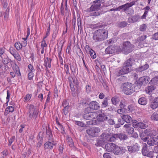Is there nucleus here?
Segmentation results:
<instances>
[{
	"label": "nucleus",
	"mask_w": 158,
	"mask_h": 158,
	"mask_svg": "<svg viewBox=\"0 0 158 158\" xmlns=\"http://www.w3.org/2000/svg\"><path fill=\"white\" fill-rule=\"evenodd\" d=\"M44 132H40L39 133L38 135V140L39 141H43L44 137Z\"/></svg>",
	"instance_id": "nucleus-41"
},
{
	"label": "nucleus",
	"mask_w": 158,
	"mask_h": 158,
	"mask_svg": "<svg viewBox=\"0 0 158 158\" xmlns=\"http://www.w3.org/2000/svg\"><path fill=\"white\" fill-rule=\"evenodd\" d=\"M147 38L146 35H143L139 37L137 39V41L138 42L143 41L144 40Z\"/></svg>",
	"instance_id": "nucleus-50"
},
{
	"label": "nucleus",
	"mask_w": 158,
	"mask_h": 158,
	"mask_svg": "<svg viewBox=\"0 0 158 158\" xmlns=\"http://www.w3.org/2000/svg\"><path fill=\"white\" fill-rule=\"evenodd\" d=\"M152 142L153 143V144L155 145H157L158 144V140L156 137H153L152 139Z\"/></svg>",
	"instance_id": "nucleus-63"
},
{
	"label": "nucleus",
	"mask_w": 158,
	"mask_h": 158,
	"mask_svg": "<svg viewBox=\"0 0 158 158\" xmlns=\"http://www.w3.org/2000/svg\"><path fill=\"white\" fill-rule=\"evenodd\" d=\"M119 106L121 108L127 109L126 106L124 102L121 101L120 103Z\"/></svg>",
	"instance_id": "nucleus-62"
},
{
	"label": "nucleus",
	"mask_w": 158,
	"mask_h": 158,
	"mask_svg": "<svg viewBox=\"0 0 158 158\" xmlns=\"http://www.w3.org/2000/svg\"><path fill=\"white\" fill-rule=\"evenodd\" d=\"M108 35L107 31L105 29H100L95 31L93 39L95 42H101L106 39Z\"/></svg>",
	"instance_id": "nucleus-2"
},
{
	"label": "nucleus",
	"mask_w": 158,
	"mask_h": 158,
	"mask_svg": "<svg viewBox=\"0 0 158 158\" xmlns=\"http://www.w3.org/2000/svg\"><path fill=\"white\" fill-rule=\"evenodd\" d=\"M17 50H20L22 48L23 46L20 42H16L14 45Z\"/></svg>",
	"instance_id": "nucleus-36"
},
{
	"label": "nucleus",
	"mask_w": 158,
	"mask_h": 158,
	"mask_svg": "<svg viewBox=\"0 0 158 158\" xmlns=\"http://www.w3.org/2000/svg\"><path fill=\"white\" fill-rule=\"evenodd\" d=\"M15 137L14 136H12L11 138L9 140V142L8 144L9 146H10L11 145L12 143L15 141Z\"/></svg>",
	"instance_id": "nucleus-57"
},
{
	"label": "nucleus",
	"mask_w": 158,
	"mask_h": 158,
	"mask_svg": "<svg viewBox=\"0 0 158 158\" xmlns=\"http://www.w3.org/2000/svg\"><path fill=\"white\" fill-rule=\"evenodd\" d=\"M138 125L139 127L142 129H145L148 127L146 124L142 122H139Z\"/></svg>",
	"instance_id": "nucleus-37"
},
{
	"label": "nucleus",
	"mask_w": 158,
	"mask_h": 158,
	"mask_svg": "<svg viewBox=\"0 0 158 158\" xmlns=\"http://www.w3.org/2000/svg\"><path fill=\"white\" fill-rule=\"evenodd\" d=\"M126 131L129 134H132L133 133L134 131V129L133 127H130L127 129Z\"/></svg>",
	"instance_id": "nucleus-52"
},
{
	"label": "nucleus",
	"mask_w": 158,
	"mask_h": 158,
	"mask_svg": "<svg viewBox=\"0 0 158 158\" xmlns=\"http://www.w3.org/2000/svg\"><path fill=\"white\" fill-rule=\"evenodd\" d=\"M132 126L135 128H137L139 127V123L137 121L135 120H132Z\"/></svg>",
	"instance_id": "nucleus-42"
},
{
	"label": "nucleus",
	"mask_w": 158,
	"mask_h": 158,
	"mask_svg": "<svg viewBox=\"0 0 158 158\" xmlns=\"http://www.w3.org/2000/svg\"><path fill=\"white\" fill-rule=\"evenodd\" d=\"M115 144L112 143H108L105 145V148L107 151L109 152H113Z\"/></svg>",
	"instance_id": "nucleus-19"
},
{
	"label": "nucleus",
	"mask_w": 158,
	"mask_h": 158,
	"mask_svg": "<svg viewBox=\"0 0 158 158\" xmlns=\"http://www.w3.org/2000/svg\"><path fill=\"white\" fill-rule=\"evenodd\" d=\"M31 97V94H27L24 98V102H26L29 101Z\"/></svg>",
	"instance_id": "nucleus-49"
},
{
	"label": "nucleus",
	"mask_w": 158,
	"mask_h": 158,
	"mask_svg": "<svg viewBox=\"0 0 158 158\" xmlns=\"http://www.w3.org/2000/svg\"><path fill=\"white\" fill-rule=\"evenodd\" d=\"M89 54L91 57L93 59H95L96 57V55L93 49L90 48Z\"/></svg>",
	"instance_id": "nucleus-35"
},
{
	"label": "nucleus",
	"mask_w": 158,
	"mask_h": 158,
	"mask_svg": "<svg viewBox=\"0 0 158 158\" xmlns=\"http://www.w3.org/2000/svg\"><path fill=\"white\" fill-rule=\"evenodd\" d=\"M91 12L90 14L91 16H98L100 15V14H102L100 13V12L98 11H90Z\"/></svg>",
	"instance_id": "nucleus-40"
},
{
	"label": "nucleus",
	"mask_w": 158,
	"mask_h": 158,
	"mask_svg": "<svg viewBox=\"0 0 158 158\" xmlns=\"http://www.w3.org/2000/svg\"><path fill=\"white\" fill-rule=\"evenodd\" d=\"M157 81H158V76L154 77L151 81V82L154 83H156Z\"/></svg>",
	"instance_id": "nucleus-60"
},
{
	"label": "nucleus",
	"mask_w": 158,
	"mask_h": 158,
	"mask_svg": "<svg viewBox=\"0 0 158 158\" xmlns=\"http://www.w3.org/2000/svg\"><path fill=\"white\" fill-rule=\"evenodd\" d=\"M46 133L48 140L52 141V140H55L53 137L52 131L48 126V128H46Z\"/></svg>",
	"instance_id": "nucleus-17"
},
{
	"label": "nucleus",
	"mask_w": 158,
	"mask_h": 158,
	"mask_svg": "<svg viewBox=\"0 0 158 158\" xmlns=\"http://www.w3.org/2000/svg\"><path fill=\"white\" fill-rule=\"evenodd\" d=\"M156 87L154 85H151L148 86L146 89L145 91L146 93L149 94H151L152 91L156 89Z\"/></svg>",
	"instance_id": "nucleus-23"
},
{
	"label": "nucleus",
	"mask_w": 158,
	"mask_h": 158,
	"mask_svg": "<svg viewBox=\"0 0 158 158\" xmlns=\"http://www.w3.org/2000/svg\"><path fill=\"white\" fill-rule=\"evenodd\" d=\"M86 132L89 135L92 136H93L95 135L94 128H90L89 129L86 130Z\"/></svg>",
	"instance_id": "nucleus-29"
},
{
	"label": "nucleus",
	"mask_w": 158,
	"mask_h": 158,
	"mask_svg": "<svg viewBox=\"0 0 158 158\" xmlns=\"http://www.w3.org/2000/svg\"><path fill=\"white\" fill-rule=\"evenodd\" d=\"M64 69L66 71V73L67 74H70L69 71V67L68 64H65L64 65Z\"/></svg>",
	"instance_id": "nucleus-61"
},
{
	"label": "nucleus",
	"mask_w": 158,
	"mask_h": 158,
	"mask_svg": "<svg viewBox=\"0 0 158 158\" xmlns=\"http://www.w3.org/2000/svg\"><path fill=\"white\" fill-rule=\"evenodd\" d=\"M73 79V77H69L68 78V81H69V84L70 87V89L71 91L73 92L75 91V88L74 87V85L72 84V81Z\"/></svg>",
	"instance_id": "nucleus-26"
},
{
	"label": "nucleus",
	"mask_w": 158,
	"mask_h": 158,
	"mask_svg": "<svg viewBox=\"0 0 158 158\" xmlns=\"http://www.w3.org/2000/svg\"><path fill=\"white\" fill-rule=\"evenodd\" d=\"M149 78L148 76H145L140 77L137 81L138 87L140 88L142 85L145 86L149 82Z\"/></svg>",
	"instance_id": "nucleus-9"
},
{
	"label": "nucleus",
	"mask_w": 158,
	"mask_h": 158,
	"mask_svg": "<svg viewBox=\"0 0 158 158\" xmlns=\"http://www.w3.org/2000/svg\"><path fill=\"white\" fill-rule=\"evenodd\" d=\"M73 82V84L74 85V86L77 87V85H78L77 80L76 77H73V79L72 81Z\"/></svg>",
	"instance_id": "nucleus-58"
},
{
	"label": "nucleus",
	"mask_w": 158,
	"mask_h": 158,
	"mask_svg": "<svg viewBox=\"0 0 158 158\" xmlns=\"http://www.w3.org/2000/svg\"><path fill=\"white\" fill-rule=\"evenodd\" d=\"M134 61L135 60L132 58H130L126 60L123 63L121 69L120 70L117 74V76H119L127 74L131 72L132 70V66Z\"/></svg>",
	"instance_id": "nucleus-1"
},
{
	"label": "nucleus",
	"mask_w": 158,
	"mask_h": 158,
	"mask_svg": "<svg viewBox=\"0 0 158 158\" xmlns=\"http://www.w3.org/2000/svg\"><path fill=\"white\" fill-rule=\"evenodd\" d=\"M103 0H95L93 2L94 4H93L90 7V11H98L100 10L101 7V3Z\"/></svg>",
	"instance_id": "nucleus-8"
},
{
	"label": "nucleus",
	"mask_w": 158,
	"mask_h": 158,
	"mask_svg": "<svg viewBox=\"0 0 158 158\" xmlns=\"http://www.w3.org/2000/svg\"><path fill=\"white\" fill-rule=\"evenodd\" d=\"M111 101L112 104L116 106L118 102V98L116 96L113 97L111 99Z\"/></svg>",
	"instance_id": "nucleus-31"
},
{
	"label": "nucleus",
	"mask_w": 158,
	"mask_h": 158,
	"mask_svg": "<svg viewBox=\"0 0 158 158\" xmlns=\"http://www.w3.org/2000/svg\"><path fill=\"white\" fill-rule=\"evenodd\" d=\"M141 153L144 156H147L150 158H153L155 152L149 151L148 148V146L146 143L143 144Z\"/></svg>",
	"instance_id": "nucleus-4"
},
{
	"label": "nucleus",
	"mask_w": 158,
	"mask_h": 158,
	"mask_svg": "<svg viewBox=\"0 0 158 158\" xmlns=\"http://www.w3.org/2000/svg\"><path fill=\"white\" fill-rule=\"evenodd\" d=\"M103 156L104 158H111V155L109 153H104Z\"/></svg>",
	"instance_id": "nucleus-64"
},
{
	"label": "nucleus",
	"mask_w": 158,
	"mask_h": 158,
	"mask_svg": "<svg viewBox=\"0 0 158 158\" xmlns=\"http://www.w3.org/2000/svg\"><path fill=\"white\" fill-rule=\"evenodd\" d=\"M75 123L76 124L82 127H84L85 126V124H84L83 122L80 121H75Z\"/></svg>",
	"instance_id": "nucleus-48"
},
{
	"label": "nucleus",
	"mask_w": 158,
	"mask_h": 158,
	"mask_svg": "<svg viewBox=\"0 0 158 158\" xmlns=\"http://www.w3.org/2000/svg\"><path fill=\"white\" fill-rule=\"evenodd\" d=\"M29 114L28 120H30L33 117L35 119L37 117L38 112L33 105H30L29 106Z\"/></svg>",
	"instance_id": "nucleus-6"
},
{
	"label": "nucleus",
	"mask_w": 158,
	"mask_h": 158,
	"mask_svg": "<svg viewBox=\"0 0 158 158\" xmlns=\"http://www.w3.org/2000/svg\"><path fill=\"white\" fill-rule=\"evenodd\" d=\"M106 115L104 113L99 114L97 117L98 120L100 122H104L106 121Z\"/></svg>",
	"instance_id": "nucleus-24"
},
{
	"label": "nucleus",
	"mask_w": 158,
	"mask_h": 158,
	"mask_svg": "<svg viewBox=\"0 0 158 158\" xmlns=\"http://www.w3.org/2000/svg\"><path fill=\"white\" fill-rule=\"evenodd\" d=\"M109 137L110 135L109 134L104 133L100 136V139L104 142H107L109 141Z\"/></svg>",
	"instance_id": "nucleus-20"
},
{
	"label": "nucleus",
	"mask_w": 158,
	"mask_h": 158,
	"mask_svg": "<svg viewBox=\"0 0 158 158\" xmlns=\"http://www.w3.org/2000/svg\"><path fill=\"white\" fill-rule=\"evenodd\" d=\"M117 52V46L115 45L109 46L105 50V52L106 54H114Z\"/></svg>",
	"instance_id": "nucleus-10"
},
{
	"label": "nucleus",
	"mask_w": 158,
	"mask_h": 158,
	"mask_svg": "<svg viewBox=\"0 0 158 158\" xmlns=\"http://www.w3.org/2000/svg\"><path fill=\"white\" fill-rule=\"evenodd\" d=\"M125 152V149L123 147H119L115 145L113 152L115 155H118L123 154Z\"/></svg>",
	"instance_id": "nucleus-11"
},
{
	"label": "nucleus",
	"mask_w": 158,
	"mask_h": 158,
	"mask_svg": "<svg viewBox=\"0 0 158 158\" xmlns=\"http://www.w3.org/2000/svg\"><path fill=\"white\" fill-rule=\"evenodd\" d=\"M127 24V23L125 21H122L119 23L118 24L119 27L123 28L126 27Z\"/></svg>",
	"instance_id": "nucleus-45"
},
{
	"label": "nucleus",
	"mask_w": 158,
	"mask_h": 158,
	"mask_svg": "<svg viewBox=\"0 0 158 158\" xmlns=\"http://www.w3.org/2000/svg\"><path fill=\"white\" fill-rule=\"evenodd\" d=\"M137 1H132L130 3H127L125 4L119 6L117 8L115 9L114 10H120L122 9V11L124 12H126V11L129 10V8L135 5V2Z\"/></svg>",
	"instance_id": "nucleus-5"
},
{
	"label": "nucleus",
	"mask_w": 158,
	"mask_h": 158,
	"mask_svg": "<svg viewBox=\"0 0 158 158\" xmlns=\"http://www.w3.org/2000/svg\"><path fill=\"white\" fill-rule=\"evenodd\" d=\"M151 119L152 120L158 121V114L156 112H154L151 115Z\"/></svg>",
	"instance_id": "nucleus-30"
},
{
	"label": "nucleus",
	"mask_w": 158,
	"mask_h": 158,
	"mask_svg": "<svg viewBox=\"0 0 158 158\" xmlns=\"http://www.w3.org/2000/svg\"><path fill=\"white\" fill-rule=\"evenodd\" d=\"M89 106L92 109L94 110H98L100 107L99 104L96 101H92L90 102Z\"/></svg>",
	"instance_id": "nucleus-16"
},
{
	"label": "nucleus",
	"mask_w": 158,
	"mask_h": 158,
	"mask_svg": "<svg viewBox=\"0 0 158 158\" xmlns=\"http://www.w3.org/2000/svg\"><path fill=\"white\" fill-rule=\"evenodd\" d=\"M95 114V113H90V114L84 113L83 115V118L86 120H91L95 118L94 115Z\"/></svg>",
	"instance_id": "nucleus-18"
},
{
	"label": "nucleus",
	"mask_w": 158,
	"mask_h": 158,
	"mask_svg": "<svg viewBox=\"0 0 158 158\" xmlns=\"http://www.w3.org/2000/svg\"><path fill=\"white\" fill-rule=\"evenodd\" d=\"M117 139H120V140H125L128 138L127 135L123 133L118 134H116Z\"/></svg>",
	"instance_id": "nucleus-21"
},
{
	"label": "nucleus",
	"mask_w": 158,
	"mask_h": 158,
	"mask_svg": "<svg viewBox=\"0 0 158 158\" xmlns=\"http://www.w3.org/2000/svg\"><path fill=\"white\" fill-rule=\"evenodd\" d=\"M140 147L137 143H135L132 146H128L127 147L128 151L131 153H134L139 150Z\"/></svg>",
	"instance_id": "nucleus-12"
},
{
	"label": "nucleus",
	"mask_w": 158,
	"mask_h": 158,
	"mask_svg": "<svg viewBox=\"0 0 158 158\" xmlns=\"http://www.w3.org/2000/svg\"><path fill=\"white\" fill-rule=\"evenodd\" d=\"M47 61L46 60H44L45 62V67L47 66V64H51L52 59L49 58H46Z\"/></svg>",
	"instance_id": "nucleus-53"
},
{
	"label": "nucleus",
	"mask_w": 158,
	"mask_h": 158,
	"mask_svg": "<svg viewBox=\"0 0 158 158\" xmlns=\"http://www.w3.org/2000/svg\"><path fill=\"white\" fill-rule=\"evenodd\" d=\"M146 133L145 132V130L143 132L140 133L139 134V137L140 139L144 142H146L148 140V137L146 136Z\"/></svg>",
	"instance_id": "nucleus-28"
},
{
	"label": "nucleus",
	"mask_w": 158,
	"mask_h": 158,
	"mask_svg": "<svg viewBox=\"0 0 158 158\" xmlns=\"http://www.w3.org/2000/svg\"><path fill=\"white\" fill-rule=\"evenodd\" d=\"M10 9L9 8H7L5 12H0V17L4 15V19L5 20L7 19L9 17V12Z\"/></svg>",
	"instance_id": "nucleus-22"
},
{
	"label": "nucleus",
	"mask_w": 158,
	"mask_h": 158,
	"mask_svg": "<svg viewBox=\"0 0 158 158\" xmlns=\"http://www.w3.org/2000/svg\"><path fill=\"white\" fill-rule=\"evenodd\" d=\"M139 103L141 105H145L147 103V99L144 97L140 98L138 101Z\"/></svg>",
	"instance_id": "nucleus-27"
},
{
	"label": "nucleus",
	"mask_w": 158,
	"mask_h": 158,
	"mask_svg": "<svg viewBox=\"0 0 158 158\" xmlns=\"http://www.w3.org/2000/svg\"><path fill=\"white\" fill-rule=\"evenodd\" d=\"M135 86L132 84L128 82L123 84L121 88L124 93L127 95H131L135 91Z\"/></svg>",
	"instance_id": "nucleus-3"
},
{
	"label": "nucleus",
	"mask_w": 158,
	"mask_h": 158,
	"mask_svg": "<svg viewBox=\"0 0 158 158\" xmlns=\"http://www.w3.org/2000/svg\"><path fill=\"white\" fill-rule=\"evenodd\" d=\"M15 58L17 60L20 61L21 60V58L19 54L17 52L15 55H13Z\"/></svg>",
	"instance_id": "nucleus-51"
},
{
	"label": "nucleus",
	"mask_w": 158,
	"mask_h": 158,
	"mask_svg": "<svg viewBox=\"0 0 158 158\" xmlns=\"http://www.w3.org/2000/svg\"><path fill=\"white\" fill-rule=\"evenodd\" d=\"M62 105L64 106V108L63 110L64 114L65 115L67 114L69 106L68 105L66 106L65 104V102L62 104Z\"/></svg>",
	"instance_id": "nucleus-34"
},
{
	"label": "nucleus",
	"mask_w": 158,
	"mask_h": 158,
	"mask_svg": "<svg viewBox=\"0 0 158 158\" xmlns=\"http://www.w3.org/2000/svg\"><path fill=\"white\" fill-rule=\"evenodd\" d=\"M147 28V25L143 23L140 25L139 30L141 31H146Z\"/></svg>",
	"instance_id": "nucleus-33"
},
{
	"label": "nucleus",
	"mask_w": 158,
	"mask_h": 158,
	"mask_svg": "<svg viewBox=\"0 0 158 158\" xmlns=\"http://www.w3.org/2000/svg\"><path fill=\"white\" fill-rule=\"evenodd\" d=\"M131 22L134 23L137 22L139 19V17L137 15L132 16L131 19Z\"/></svg>",
	"instance_id": "nucleus-44"
},
{
	"label": "nucleus",
	"mask_w": 158,
	"mask_h": 158,
	"mask_svg": "<svg viewBox=\"0 0 158 158\" xmlns=\"http://www.w3.org/2000/svg\"><path fill=\"white\" fill-rule=\"evenodd\" d=\"M34 76V73L32 72H30L28 73V78L29 80H32Z\"/></svg>",
	"instance_id": "nucleus-56"
},
{
	"label": "nucleus",
	"mask_w": 158,
	"mask_h": 158,
	"mask_svg": "<svg viewBox=\"0 0 158 158\" xmlns=\"http://www.w3.org/2000/svg\"><path fill=\"white\" fill-rule=\"evenodd\" d=\"M9 52L13 56L15 53L17 52L15 49L13 47H10L9 49Z\"/></svg>",
	"instance_id": "nucleus-46"
},
{
	"label": "nucleus",
	"mask_w": 158,
	"mask_h": 158,
	"mask_svg": "<svg viewBox=\"0 0 158 158\" xmlns=\"http://www.w3.org/2000/svg\"><path fill=\"white\" fill-rule=\"evenodd\" d=\"M56 144V143L55 140H52V141L48 140L44 143V147L45 149H52L54 146H55Z\"/></svg>",
	"instance_id": "nucleus-14"
},
{
	"label": "nucleus",
	"mask_w": 158,
	"mask_h": 158,
	"mask_svg": "<svg viewBox=\"0 0 158 158\" xmlns=\"http://www.w3.org/2000/svg\"><path fill=\"white\" fill-rule=\"evenodd\" d=\"M116 139H117L116 134H113L111 137L110 135V137L109 139V141L110 142H114Z\"/></svg>",
	"instance_id": "nucleus-39"
},
{
	"label": "nucleus",
	"mask_w": 158,
	"mask_h": 158,
	"mask_svg": "<svg viewBox=\"0 0 158 158\" xmlns=\"http://www.w3.org/2000/svg\"><path fill=\"white\" fill-rule=\"evenodd\" d=\"M141 67V69L142 70V71H143L145 70H146L148 69V68L149 67V66L148 64H146L144 65L143 66H140Z\"/></svg>",
	"instance_id": "nucleus-59"
},
{
	"label": "nucleus",
	"mask_w": 158,
	"mask_h": 158,
	"mask_svg": "<svg viewBox=\"0 0 158 158\" xmlns=\"http://www.w3.org/2000/svg\"><path fill=\"white\" fill-rule=\"evenodd\" d=\"M122 118L123 119L126 123H129L132 121L131 117L127 115H123L122 116Z\"/></svg>",
	"instance_id": "nucleus-25"
},
{
	"label": "nucleus",
	"mask_w": 158,
	"mask_h": 158,
	"mask_svg": "<svg viewBox=\"0 0 158 158\" xmlns=\"http://www.w3.org/2000/svg\"><path fill=\"white\" fill-rule=\"evenodd\" d=\"M123 45V49L127 53H129L131 52L134 48V45L131 44L128 41L124 42Z\"/></svg>",
	"instance_id": "nucleus-7"
},
{
	"label": "nucleus",
	"mask_w": 158,
	"mask_h": 158,
	"mask_svg": "<svg viewBox=\"0 0 158 158\" xmlns=\"http://www.w3.org/2000/svg\"><path fill=\"white\" fill-rule=\"evenodd\" d=\"M91 109H92L90 108V106H89V107H87L85 108L84 110V113L89 114H90V113H93L91 112Z\"/></svg>",
	"instance_id": "nucleus-43"
},
{
	"label": "nucleus",
	"mask_w": 158,
	"mask_h": 158,
	"mask_svg": "<svg viewBox=\"0 0 158 158\" xmlns=\"http://www.w3.org/2000/svg\"><path fill=\"white\" fill-rule=\"evenodd\" d=\"M109 99V98L107 97L105 98L103 101L102 102V108H105L108 105V100Z\"/></svg>",
	"instance_id": "nucleus-32"
},
{
	"label": "nucleus",
	"mask_w": 158,
	"mask_h": 158,
	"mask_svg": "<svg viewBox=\"0 0 158 158\" xmlns=\"http://www.w3.org/2000/svg\"><path fill=\"white\" fill-rule=\"evenodd\" d=\"M108 123L110 125H113L115 123V122L114 121V117L113 116H112V117L110 118V119L109 120V121H108Z\"/></svg>",
	"instance_id": "nucleus-54"
},
{
	"label": "nucleus",
	"mask_w": 158,
	"mask_h": 158,
	"mask_svg": "<svg viewBox=\"0 0 158 158\" xmlns=\"http://www.w3.org/2000/svg\"><path fill=\"white\" fill-rule=\"evenodd\" d=\"M149 106L152 109L156 108L158 107V97H156L152 99L150 102Z\"/></svg>",
	"instance_id": "nucleus-15"
},
{
	"label": "nucleus",
	"mask_w": 158,
	"mask_h": 158,
	"mask_svg": "<svg viewBox=\"0 0 158 158\" xmlns=\"http://www.w3.org/2000/svg\"><path fill=\"white\" fill-rule=\"evenodd\" d=\"M127 110V109L120 108L117 110L118 113L120 114H123V113L125 112Z\"/></svg>",
	"instance_id": "nucleus-47"
},
{
	"label": "nucleus",
	"mask_w": 158,
	"mask_h": 158,
	"mask_svg": "<svg viewBox=\"0 0 158 158\" xmlns=\"http://www.w3.org/2000/svg\"><path fill=\"white\" fill-rule=\"evenodd\" d=\"M145 132L146 133V135L150 136L152 137L153 136H156L158 134L157 130L152 129H147L145 130Z\"/></svg>",
	"instance_id": "nucleus-13"
},
{
	"label": "nucleus",
	"mask_w": 158,
	"mask_h": 158,
	"mask_svg": "<svg viewBox=\"0 0 158 158\" xmlns=\"http://www.w3.org/2000/svg\"><path fill=\"white\" fill-rule=\"evenodd\" d=\"M67 141L68 144L71 147H73L74 144L73 140L71 138H67Z\"/></svg>",
	"instance_id": "nucleus-38"
},
{
	"label": "nucleus",
	"mask_w": 158,
	"mask_h": 158,
	"mask_svg": "<svg viewBox=\"0 0 158 158\" xmlns=\"http://www.w3.org/2000/svg\"><path fill=\"white\" fill-rule=\"evenodd\" d=\"M2 61L4 64H6L9 62H12V61L8 58L3 59Z\"/></svg>",
	"instance_id": "nucleus-55"
}]
</instances>
